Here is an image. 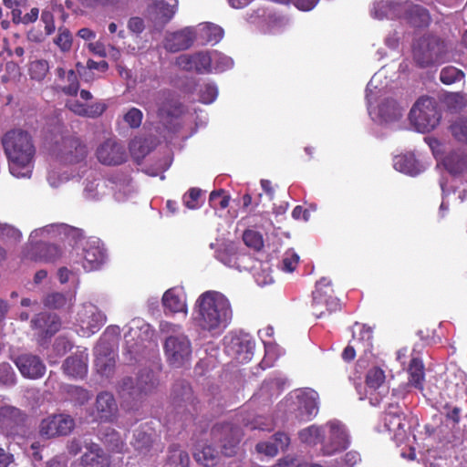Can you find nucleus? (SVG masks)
<instances>
[{"instance_id": "4468645a", "label": "nucleus", "mask_w": 467, "mask_h": 467, "mask_svg": "<svg viewBox=\"0 0 467 467\" xmlns=\"http://www.w3.org/2000/svg\"><path fill=\"white\" fill-rule=\"evenodd\" d=\"M383 428L391 435L397 444L402 443L407 438L409 422L397 405H389L382 419Z\"/></svg>"}, {"instance_id": "6ab92c4d", "label": "nucleus", "mask_w": 467, "mask_h": 467, "mask_svg": "<svg viewBox=\"0 0 467 467\" xmlns=\"http://www.w3.org/2000/svg\"><path fill=\"white\" fill-rule=\"evenodd\" d=\"M96 155L99 161L105 165H119L126 159L124 148L113 138L100 143L97 148Z\"/></svg>"}, {"instance_id": "8fccbe9b", "label": "nucleus", "mask_w": 467, "mask_h": 467, "mask_svg": "<svg viewBox=\"0 0 467 467\" xmlns=\"http://www.w3.org/2000/svg\"><path fill=\"white\" fill-rule=\"evenodd\" d=\"M54 43L61 52H69L73 44V36L69 29L64 26L59 27L57 30V35L54 38Z\"/></svg>"}, {"instance_id": "4d7b16f0", "label": "nucleus", "mask_w": 467, "mask_h": 467, "mask_svg": "<svg viewBox=\"0 0 467 467\" xmlns=\"http://www.w3.org/2000/svg\"><path fill=\"white\" fill-rule=\"evenodd\" d=\"M243 240L248 247L256 251L260 250L264 245L262 235L254 230H246L244 233Z\"/></svg>"}, {"instance_id": "1a4fd4ad", "label": "nucleus", "mask_w": 467, "mask_h": 467, "mask_svg": "<svg viewBox=\"0 0 467 467\" xmlns=\"http://www.w3.org/2000/svg\"><path fill=\"white\" fill-rule=\"evenodd\" d=\"M109 333L118 335L119 333V327H109L104 336L95 347V367L98 373L105 377H109L113 373L117 356L114 349L115 339L111 341L107 339Z\"/></svg>"}, {"instance_id": "a211bd4d", "label": "nucleus", "mask_w": 467, "mask_h": 467, "mask_svg": "<svg viewBox=\"0 0 467 467\" xmlns=\"http://www.w3.org/2000/svg\"><path fill=\"white\" fill-rule=\"evenodd\" d=\"M176 65L186 71L213 73L212 51H200L194 54H182L176 58Z\"/></svg>"}, {"instance_id": "c03bdc74", "label": "nucleus", "mask_w": 467, "mask_h": 467, "mask_svg": "<svg viewBox=\"0 0 467 467\" xmlns=\"http://www.w3.org/2000/svg\"><path fill=\"white\" fill-rule=\"evenodd\" d=\"M195 460L205 467H212L216 464L218 452L210 445H203L194 451Z\"/></svg>"}, {"instance_id": "0eeeda50", "label": "nucleus", "mask_w": 467, "mask_h": 467, "mask_svg": "<svg viewBox=\"0 0 467 467\" xmlns=\"http://www.w3.org/2000/svg\"><path fill=\"white\" fill-rule=\"evenodd\" d=\"M409 119L418 132L426 133L433 130L441 120V113L435 100L429 97L420 98L410 109Z\"/></svg>"}, {"instance_id": "20e7f679", "label": "nucleus", "mask_w": 467, "mask_h": 467, "mask_svg": "<svg viewBox=\"0 0 467 467\" xmlns=\"http://www.w3.org/2000/svg\"><path fill=\"white\" fill-rule=\"evenodd\" d=\"M288 418L309 421L319 410V395L312 389H300L290 392L280 404Z\"/></svg>"}, {"instance_id": "338daca9", "label": "nucleus", "mask_w": 467, "mask_h": 467, "mask_svg": "<svg viewBox=\"0 0 467 467\" xmlns=\"http://www.w3.org/2000/svg\"><path fill=\"white\" fill-rule=\"evenodd\" d=\"M41 21L45 25V31L47 36L55 32V21L52 13L48 10H43L41 14Z\"/></svg>"}, {"instance_id": "f3484780", "label": "nucleus", "mask_w": 467, "mask_h": 467, "mask_svg": "<svg viewBox=\"0 0 467 467\" xmlns=\"http://www.w3.org/2000/svg\"><path fill=\"white\" fill-rule=\"evenodd\" d=\"M74 426V420L69 415H51L42 420L39 432L43 437L53 438L69 434L73 431Z\"/></svg>"}, {"instance_id": "13d9d810", "label": "nucleus", "mask_w": 467, "mask_h": 467, "mask_svg": "<svg viewBox=\"0 0 467 467\" xmlns=\"http://www.w3.org/2000/svg\"><path fill=\"white\" fill-rule=\"evenodd\" d=\"M67 391L68 394V398L72 401L78 404H84L90 399L89 392L87 389H82L80 387L69 386Z\"/></svg>"}, {"instance_id": "09e8293b", "label": "nucleus", "mask_w": 467, "mask_h": 467, "mask_svg": "<svg viewBox=\"0 0 467 467\" xmlns=\"http://www.w3.org/2000/svg\"><path fill=\"white\" fill-rule=\"evenodd\" d=\"M234 61L230 57H227L217 50H212V67L213 73H219L232 68Z\"/></svg>"}, {"instance_id": "4be33fe9", "label": "nucleus", "mask_w": 467, "mask_h": 467, "mask_svg": "<svg viewBox=\"0 0 467 467\" xmlns=\"http://www.w3.org/2000/svg\"><path fill=\"white\" fill-rule=\"evenodd\" d=\"M118 405L109 392H100L96 399L95 409L92 417L95 420L111 421L116 418Z\"/></svg>"}, {"instance_id": "052dcab7", "label": "nucleus", "mask_w": 467, "mask_h": 467, "mask_svg": "<svg viewBox=\"0 0 467 467\" xmlns=\"http://www.w3.org/2000/svg\"><path fill=\"white\" fill-rule=\"evenodd\" d=\"M298 261V254L293 250H288L285 253L283 256L280 267L283 271L291 273L296 269Z\"/></svg>"}, {"instance_id": "aec40b11", "label": "nucleus", "mask_w": 467, "mask_h": 467, "mask_svg": "<svg viewBox=\"0 0 467 467\" xmlns=\"http://www.w3.org/2000/svg\"><path fill=\"white\" fill-rule=\"evenodd\" d=\"M152 331L150 326L141 319H133L130 323L129 331L125 333L124 338L128 351L130 354L138 351V347L148 337Z\"/></svg>"}, {"instance_id": "cd10ccee", "label": "nucleus", "mask_w": 467, "mask_h": 467, "mask_svg": "<svg viewBox=\"0 0 467 467\" xmlns=\"http://www.w3.org/2000/svg\"><path fill=\"white\" fill-rule=\"evenodd\" d=\"M88 357L87 349L68 357L63 364L64 372L72 378H83L88 372Z\"/></svg>"}, {"instance_id": "79ce46f5", "label": "nucleus", "mask_w": 467, "mask_h": 467, "mask_svg": "<svg viewBox=\"0 0 467 467\" xmlns=\"http://www.w3.org/2000/svg\"><path fill=\"white\" fill-rule=\"evenodd\" d=\"M75 176V172L69 167L63 165L54 168L48 172L47 182L51 187L58 188Z\"/></svg>"}, {"instance_id": "bb28decb", "label": "nucleus", "mask_w": 467, "mask_h": 467, "mask_svg": "<svg viewBox=\"0 0 467 467\" xmlns=\"http://www.w3.org/2000/svg\"><path fill=\"white\" fill-rule=\"evenodd\" d=\"M60 327V319L56 314L43 312L31 320V327L41 336H52L59 330Z\"/></svg>"}, {"instance_id": "f8f14e48", "label": "nucleus", "mask_w": 467, "mask_h": 467, "mask_svg": "<svg viewBox=\"0 0 467 467\" xmlns=\"http://www.w3.org/2000/svg\"><path fill=\"white\" fill-rule=\"evenodd\" d=\"M443 50V44L438 37L423 36L413 45V57L417 64L424 67L441 62Z\"/></svg>"}, {"instance_id": "f257e3e1", "label": "nucleus", "mask_w": 467, "mask_h": 467, "mask_svg": "<svg viewBox=\"0 0 467 467\" xmlns=\"http://www.w3.org/2000/svg\"><path fill=\"white\" fill-rule=\"evenodd\" d=\"M233 319L229 299L218 291L209 290L201 294L192 309V320L202 333L212 337L223 334Z\"/></svg>"}, {"instance_id": "de8ad7c7", "label": "nucleus", "mask_w": 467, "mask_h": 467, "mask_svg": "<svg viewBox=\"0 0 467 467\" xmlns=\"http://www.w3.org/2000/svg\"><path fill=\"white\" fill-rule=\"evenodd\" d=\"M49 63L46 59H36L29 63L28 73L31 79L42 81L49 72Z\"/></svg>"}, {"instance_id": "f03ea898", "label": "nucleus", "mask_w": 467, "mask_h": 467, "mask_svg": "<svg viewBox=\"0 0 467 467\" xmlns=\"http://www.w3.org/2000/svg\"><path fill=\"white\" fill-rule=\"evenodd\" d=\"M2 145L10 173L16 178H30L36 155L31 135L22 130H9L3 136Z\"/></svg>"}, {"instance_id": "72a5a7b5", "label": "nucleus", "mask_w": 467, "mask_h": 467, "mask_svg": "<svg viewBox=\"0 0 467 467\" xmlns=\"http://www.w3.org/2000/svg\"><path fill=\"white\" fill-rule=\"evenodd\" d=\"M84 467H109L110 460L103 450L96 443L87 447V451L81 458Z\"/></svg>"}, {"instance_id": "e2e57ef3", "label": "nucleus", "mask_w": 467, "mask_h": 467, "mask_svg": "<svg viewBox=\"0 0 467 467\" xmlns=\"http://www.w3.org/2000/svg\"><path fill=\"white\" fill-rule=\"evenodd\" d=\"M143 114L142 111L137 108L130 109L124 115V121L131 128H139L142 122Z\"/></svg>"}, {"instance_id": "603ef678", "label": "nucleus", "mask_w": 467, "mask_h": 467, "mask_svg": "<svg viewBox=\"0 0 467 467\" xmlns=\"http://www.w3.org/2000/svg\"><path fill=\"white\" fill-rule=\"evenodd\" d=\"M453 138L462 143L467 144V119H458L450 127Z\"/></svg>"}, {"instance_id": "9d476101", "label": "nucleus", "mask_w": 467, "mask_h": 467, "mask_svg": "<svg viewBox=\"0 0 467 467\" xmlns=\"http://www.w3.org/2000/svg\"><path fill=\"white\" fill-rule=\"evenodd\" d=\"M324 429L323 455L331 456L348 448L349 434L344 423L333 419L324 424Z\"/></svg>"}, {"instance_id": "5701e85b", "label": "nucleus", "mask_w": 467, "mask_h": 467, "mask_svg": "<svg viewBox=\"0 0 467 467\" xmlns=\"http://www.w3.org/2000/svg\"><path fill=\"white\" fill-rule=\"evenodd\" d=\"M195 41V28L185 27L180 31L167 33L163 47L170 52H178L189 48Z\"/></svg>"}, {"instance_id": "b1692460", "label": "nucleus", "mask_w": 467, "mask_h": 467, "mask_svg": "<svg viewBox=\"0 0 467 467\" xmlns=\"http://www.w3.org/2000/svg\"><path fill=\"white\" fill-rule=\"evenodd\" d=\"M15 364L19 369L23 377L31 379H39L46 372V366L41 359L32 354H23L18 356L15 360Z\"/></svg>"}, {"instance_id": "0e129e2a", "label": "nucleus", "mask_w": 467, "mask_h": 467, "mask_svg": "<svg viewBox=\"0 0 467 467\" xmlns=\"http://www.w3.org/2000/svg\"><path fill=\"white\" fill-rule=\"evenodd\" d=\"M209 203L214 209H224L229 204V196L225 195L223 191L212 192L209 197Z\"/></svg>"}, {"instance_id": "ea45409f", "label": "nucleus", "mask_w": 467, "mask_h": 467, "mask_svg": "<svg viewBox=\"0 0 467 467\" xmlns=\"http://www.w3.org/2000/svg\"><path fill=\"white\" fill-rule=\"evenodd\" d=\"M409 382L410 387H413L420 391L423 390L424 382V366L420 359L412 358L408 369Z\"/></svg>"}, {"instance_id": "f704fd0d", "label": "nucleus", "mask_w": 467, "mask_h": 467, "mask_svg": "<svg viewBox=\"0 0 467 467\" xmlns=\"http://www.w3.org/2000/svg\"><path fill=\"white\" fill-rule=\"evenodd\" d=\"M411 25L417 27L426 26L430 23L428 11L420 5H413L410 2L403 3L402 16Z\"/></svg>"}, {"instance_id": "c9c22d12", "label": "nucleus", "mask_w": 467, "mask_h": 467, "mask_svg": "<svg viewBox=\"0 0 467 467\" xmlns=\"http://www.w3.org/2000/svg\"><path fill=\"white\" fill-rule=\"evenodd\" d=\"M223 36V29L212 23H202L195 28V40L202 44H216Z\"/></svg>"}, {"instance_id": "c85d7f7f", "label": "nucleus", "mask_w": 467, "mask_h": 467, "mask_svg": "<svg viewBox=\"0 0 467 467\" xmlns=\"http://www.w3.org/2000/svg\"><path fill=\"white\" fill-rule=\"evenodd\" d=\"M393 167L396 171L410 176H416L426 169V167L415 158L413 153L395 156L393 159Z\"/></svg>"}, {"instance_id": "37998d69", "label": "nucleus", "mask_w": 467, "mask_h": 467, "mask_svg": "<svg viewBox=\"0 0 467 467\" xmlns=\"http://www.w3.org/2000/svg\"><path fill=\"white\" fill-rule=\"evenodd\" d=\"M353 343L362 345L364 351H370L372 347V330L365 325L356 324L353 331Z\"/></svg>"}, {"instance_id": "5fc2aeb1", "label": "nucleus", "mask_w": 467, "mask_h": 467, "mask_svg": "<svg viewBox=\"0 0 467 467\" xmlns=\"http://www.w3.org/2000/svg\"><path fill=\"white\" fill-rule=\"evenodd\" d=\"M102 440L113 451H121L124 447V442L121 436L114 430H109L103 433Z\"/></svg>"}, {"instance_id": "774afa93", "label": "nucleus", "mask_w": 467, "mask_h": 467, "mask_svg": "<svg viewBox=\"0 0 467 467\" xmlns=\"http://www.w3.org/2000/svg\"><path fill=\"white\" fill-rule=\"evenodd\" d=\"M0 235L5 236L7 238H10L14 241H19L21 239V233L18 229L7 225V224H1L0 223Z\"/></svg>"}, {"instance_id": "3c124183", "label": "nucleus", "mask_w": 467, "mask_h": 467, "mask_svg": "<svg viewBox=\"0 0 467 467\" xmlns=\"http://www.w3.org/2000/svg\"><path fill=\"white\" fill-rule=\"evenodd\" d=\"M105 194V182L100 180L88 182L84 188L85 198L95 201Z\"/></svg>"}, {"instance_id": "e433bc0d", "label": "nucleus", "mask_w": 467, "mask_h": 467, "mask_svg": "<svg viewBox=\"0 0 467 467\" xmlns=\"http://www.w3.org/2000/svg\"><path fill=\"white\" fill-rule=\"evenodd\" d=\"M290 439L287 434L277 432L271 441L259 442L256 445V451L266 456L274 457L277 454L279 450L287 448Z\"/></svg>"}, {"instance_id": "bf43d9fd", "label": "nucleus", "mask_w": 467, "mask_h": 467, "mask_svg": "<svg viewBox=\"0 0 467 467\" xmlns=\"http://www.w3.org/2000/svg\"><path fill=\"white\" fill-rule=\"evenodd\" d=\"M218 96V88L214 84H205L200 89V101L204 104L213 103Z\"/></svg>"}, {"instance_id": "c756f323", "label": "nucleus", "mask_w": 467, "mask_h": 467, "mask_svg": "<svg viewBox=\"0 0 467 467\" xmlns=\"http://www.w3.org/2000/svg\"><path fill=\"white\" fill-rule=\"evenodd\" d=\"M403 3H396L390 0H379L373 4L371 16L377 19L397 18L402 16Z\"/></svg>"}, {"instance_id": "69168bd1", "label": "nucleus", "mask_w": 467, "mask_h": 467, "mask_svg": "<svg viewBox=\"0 0 467 467\" xmlns=\"http://www.w3.org/2000/svg\"><path fill=\"white\" fill-rule=\"evenodd\" d=\"M171 460L174 463H179L182 467H189L190 464V457L188 453L181 449L179 447L173 445L171 448Z\"/></svg>"}, {"instance_id": "49530a36", "label": "nucleus", "mask_w": 467, "mask_h": 467, "mask_svg": "<svg viewBox=\"0 0 467 467\" xmlns=\"http://www.w3.org/2000/svg\"><path fill=\"white\" fill-rule=\"evenodd\" d=\"M443 162L450 173L457 174L467 168V156L455 153L447 156Z\"/></svg>"}, {"instance_id": "dca6fc26", "label": "nucleus", "mask_w": 467, "mask_h": 467, "mask_svg": "<svg viewBox=\"0 0 467 467\" xmlns=\"http://www.w3.org/2000/svg\"><path fill=\"white\" fill-rule=\"evenodd\" d=\"M88 155L87 146L77 137L62 140L57 158L61 164L67 166L82 162Z\"/></svg>"}, {"instance_id": "2eb2a0df", "label": "nucleus", "mask_w": 467, "mask_h": 467, "mask_svg": "<svg viewBox=\"0 0 467 467\" xmlns=\"http://www.w3.org/2000/svg\"><path fill=\"white\" fill-rule=\"evenodd\" d=\"M226 352L233 356L240 363H245L252 359L254 350L253 337L244 333L232 335L225 338Z\"/></svg>"}, {"instance_id": "680f3d73", "label": "nucleus", "mask_w": 467, "mask_h": 467, "mask_svg": "<svg viewBox=\"0 0 467 467\" xmlns=\"http://www.w3.org/2000/svg\"><path fill=\"white\" fill-rule=\"evenodd\" d=\"M16 379V373L10 364H0V383L10 387L15 385Z\"/></svg>"}, {"instance_id": "412c9836", "label": "nucleus", "mask_w": 467, "mask_h": 467, "mask_svg": "<svg viewBox=\"0 0 467 467\" xmlns=\"http://www.w3.org/2000/svg\"><path fill=\"white\" fill-rule=\"evenodd\" d=\"M79 234V230L72 228L64 223H54L46 225L31 232L29 240L32 244L42 242L46 238L57 237L64 235L67 239L75 238Z\"/></svg>"}, {"instance_id": "ddd939ff", "label": "nucleus", "mask_w": 467, "mask_h": 467, "mask_svg": "<svg viewBox=\"0 0 467 467\" xmlns=\"http://www.w3.org/2000/svg\"><path fill=\"white\" fill-rule=\"evenodd\" d=\"M338 307L339 302L333 296L330 280L325 277L321 278L317 282L316 290L313 292V315L319 318L325 315V310L330 313Z\"/></svg>"}, {"instance_id": "39448f33", "label": "nucleus", "mask_w": 467, "mask_h": 467, "mask_svg": "<svg viewBox=\"0 0 467 467\" xmlns=\"http://www.w3.org/2000/svg\"><path fill=\"white\" fill-rule=\"evenodd\" d=\"M160 327L163 333L170 334L163 346L167 362L175 368H182L188 364L192 353V343L189 337L181 332V327L162 322Z\"/></svg>"}, {"instance_id": "7c9ffc66", "label": "nucleus", "mask_w": 467, "mask_h": 467, "mask_svg": "<svg viewBox=\"0 0 467 467\" xmlns=\"http://www.w3.org/2000/svg\"><path fill=\"white\" fill-rule=\"evenodd\" d=\"M158 384L157 379L150 370H146L137 379L136 385H132V379H127L123 382V389L130 394L147 393Z\"/></svg>"}, {"instance_id": "a18cd8bd", "label": "nucleus", "mask_w": 467, "mask_h": 467, "mask_svg": "<svg viewBox=\"0 0 467 467\" xmlns=\"http://www.w3.org/2000/svg\"><path fill=\"white\" fill-rule=\"evenodd\" d=\"M265 357L261 362L263 368H270L284 354V350L272 341H265Z\"/></svg>"}, {"instance_id": "423d86ee", "label": "nucleus", "mask_w": 467, "mask_h": 467, "mask_svg": "<svg viewBox=\"0 0 467 467\" xmlns=\"http://www.w3.org/2000/svg\"><path fill=\"white\" fill-rule=\"evenodd\" d=\"M74 243V253L76 257L72 256L75 264H80L84 270L89 272L99 269L106 261V252L103 244L98 238H85L79 231V234L75 238H70L69 242Z\"/></svg>"}, {"instance_id": "864d4df0", "label": "nucleus", "mask_w": 467, "mask_h": 467, "mask_svg": "<svg viewBox=\"0 0 467 467\" xmlns=\"http://www.w3.org/2000/svg\"><path fill=\"white\" fill-rule=\"evenodd\" d=\"M464 78V73L455 67H446L440 73V79L443 84L451 85L461 81Z\"/></svg>"}, {"instance_id": "a19ab883", "label": "nucleus", "mask_w": 467, "mask_h": 467, "mask_svg": "<svg viewBox=\"0 0 467 467\" xmlns=\"http://www.w3.org/2000/svg\"><path fill=\"white\" fill-rule=\"evenodd\" d=\"M76 292L63 294L60 292H52L47 294L43 303L47 307L58 309L67 305L72 306L75 302Z\"/></svg>"}, {"instance_id": "4c0bfd02", "label": "nucleus", "mask_w": 467, "mask_h": 467, "mask_svg": "<svg viewBox=\"0 0 467 467\" xmlns=\"http://www.w3.org/2000/svg\"><path fill=\"white\" fill-rule=\"evenodd\" d=\"M67 107L75 114L88 118L99 117L106 109V105L102 102L86 105L77 99H69L67 102Z\"/></svg>"}, {"instance_id": "6e6552de", "label": "nucleus", "mask_w": 467, "mask_h": 467, "mask_svg": "<svg viewBox=\"0 0 467 467\" xmlns=\"http://www.w3.org/2000/svg\"><path fill=\"white\" fill-rule=\"evenodd\" d=\"M106 315L91 303H84L78 306L74 325L76 332L83 337L96 334L105 325Z\"/></svg>"}, {"instance_id": "393cba45", "label": "nucleus", "mask_w": 467, "mask_h": 467, "mask_svg": "<svg viewBox=\"0 0 467 467\" xmlns=\"http://www.w3.org/2000/svg\"><path fill=\"white\" fill-rule=\"evenodd\" d=\"M165 312L171 314L182 313L184 316L188 313L186 295L182 287L174 286L168 289L161 298Z\"/></svg>"}, {"instance_id": "2f4dec72", "label": "nucleus", "mask_w": 467, "mask_h": 467, "mask_svg": "<svg viewBox=\"0 0 467 467\" xmlns=\"http://www.w3.org/2000/svg\"><path fill=\"white\" fill-rule=\"evenodd\" d=\"M218 257L223 264L239 272L250 271L254 268V259L244 253H220Z\"/></svg>"}, {"instance_id": "58836bf2", "label": "nucleus", "mask_w": 467, "mask_h": 467, "mask_svg": "<svg viewBox=\"0 0 467 467\" xmlns=\"http://www.w3.org/2000/svg\"><path fill=\"white\" fill-rule=\"evenodd\" d=\"M221 433L226 436L223 441L222 453L227 457L233 456L240 441L239 430L227 424L222 427Z\"/></svg>"}, {"instance_id": "7ed1b4c3", "label": "nucleus", "mask_w": 467, "mask_h": 467, "mask_svg": "<svg viewBox=\"0 0 467 467\" xmlns=\"http://www.w3.org/2000/svg\"><path fill=\"white\" fill-rule=\"evenodd\" d=\"M382 75L378 72L371 78L367 86L366 99L370 118L379 124H389L402 117L404 107L395 99L384 96L383 87L379 86Z\"/></svg>"}, {"instance_id": "9b49d317", "label": "nucleus", "mask_w": 467, "mask_h": 467, "mask_svg": "<svg viewBox=\"0 0 467 467\" xmlns=\"http://www.w3.org/2000/svg\"><path fill=\"white\" fill-rule=\"evenodd\" d=\"M145 109L149 113H156L162 122H169L171 119L177 118L182 113V105L176 95L169 90L159 91L154 101L147 103Z\"/></svg>"}, {"instance_id": "473e14b6", "label": "nucleus", "mask_w": 467, "mask_h": 467, "mask_svg": "<svg viewBox=\"0 0 467 467\" xmlns=\"http://www.w3.org/2000/svg\"><path fill=\"white\" fill-rule=\"evenodd\" d=\"M300 442L308 446L316 447L320 445V451L323 454V443L325 439V429L323 425L312 424L298 431Z\"/></svg>"}, {"instance_id": "6e6d98bb", "label": "nucleus", "mask_w": 467, "mask_h": 467, "mask_svg": "<svg viewBox=\"0 0 467 467\" xmlns=\"http://www.w3.org/2000/svg\"><path fill=\"white\" fill-rule=\"evenodd\" d=\"M202 191L197 188H192L187 193L183 196V203L184 205L192 210L199 208L202 203Z\"/></svg>"}, {"instance_id": "a878e982", "label": "nucleus", "mask_w": 467, "mask_h": 467, "mask_svg": "<svg viewBox=\"0 0 467 467\" xmlns=\"http://www.w3.org/2000/svg\"><path fill=\"white\" fill-rule=\"evenodd\" d=\"M385 381V373L379 368H372L368 370L366 377L367 398L372 406L379 404L381 398L379 396L381 394L382 385Z\"/></svg>"}]
</instances>
